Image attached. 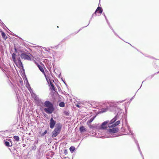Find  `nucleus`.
Masks as SVG:
<instances>
[{"label": "nucleus", "instance_id": "f257e3e1", "mask_svg": "<svg viewBox=\"0 0 159 159\" xmlns=\"http://www.w3.org/2000/svg\"><path fill=\"white\" fill-rule=\"evenodd\" d=\"M117 119V116H116L109 122L108 124V127L114 128L119 124L120 123L119 120L117 121L114 123ZM118 129L116 128L110 129L108 130V132L110 133H115L118 132Z\"/></svg>", "mask_w": 159, "mask_h": 159}, {"label": "nucleus", "instance_id": "f03ea898", "mask_svg": "<svg viewBox=\"0 0 159 159\" xmlns=\"http://www.w3.org/2000/svg\"><path fill=\"white\" fill-rule=\"evenodd\" d=\"M44 106L46 107L44 109V111L48 114L52 113L54 110L53 104L49 101H45Z\"/></svg>", "mask_w": 159, "mask_h": 159}, {"label": "nucleus", "instance_id": "7ed1b4c3", "mask_svg": "<svg viewBox=\"0 0 159 159\" xmlns=\"http://www.w3.org/2000/svg\"><path fill=\"white\" fill-rule=\"evenodd\" d=\"M61 128V125L60 124H58L56 126L54 130L52 133V137L54 138L57 136L60 133Z\"/></svg>", "mask_w": 159, "mask_h": 159}, {"label": "nucleus", "instance_id": "20e7f679", "mask_svg": "<svg viewBox=\"0 0 159 159\" xmlns=\"http://www.w3.org/2000/svg\"><path fill=\"white\" fill-rule=\"evenodd\" d=\"M16 54L14 53H13L12 54V57L13 61L16 64H17L20 67H23V64L21 61L20 57H17V59H16Z\"/></svg>", "mask_w": 159, "mask_h": 159}, {"label": "nucleus", "instance_id": "39448f33", "mask_svg": "<svg viewBox=\"0 0 159 159\" xmlns=\"http://www.w3.org/2000/svg\"><path fill=\"white\" fill-rule=\"evenodd\" d=\"M35 64L38 67L39 70L40 71L44 74V76L46 78L47 77V75L44 71V69H45L44 66L41 63V65L39 64L37 62L34 60H33Z\"/></svg>", "mask_w": 159, "mask_h": 159}, {"label": "nucleus", "instance_id": "423d86ee", "mask_svg": "<svg viewBox=\"0 0 159 159\" xmlns=\"http://www.w3.org/2000/svg\"><path fill=\"white\" fill-rule=\"evenodd\" d=\"M30 56H32L30 53H28L27 54L25 53H22L20 55L21 59L29 61L31 60Z\"/></svg>", "mask_w": 159, "mask_h": 159}, {"label": "nucleus", "instance_id": "0eeeda50", "mask_svg": "<svg viewBox=\"0 0 159 159\" xmlns=\"http://www.w3.org/2000/svg\"><path fill=\"white\" fill-rule=\"evenodd\" d=\"M108 123V121H106L102 123L100 126V129H106L107 128V124Z\"/></svg>", "mask_w": 159, "mask_h": 159}, {"label": "nucleus", "instance_id": "6e6552de", "mask_svg": "<svg viewBox=\"0 0 159 159\" xmlns=\"http://www.w3.org/2000/svg\"><path fill=\"white\" fill-rule=\"evenodd\" d=\"M56 123V121L54 120L53 118H51L49 124L50 128L52 129L53 128Z\"/></svg>", "mask_w": 159, "mask_h": 159}, {"label": "nucleus", "instance_id": "1a4fd4ad", "mask_svg": "<svg viewBox=\"0 0 159 159\" xmlns=\"http://www.w3.org/2000/svg\"><path fill=\"white\" fill-rule=\"evenodd\" d=\"M102 8H101L100 7H98L96 11H95V12L94 13V14H96V13H99L100 14H101L102 12Z\"/></svg>", "mask_w": 159, "mask_h": 159}, {"label": "nucleus", "instance_id": "9d476101", "mask_svg": "<svg viewBox=\"0 0 159 159\" xmlns=\"http://www.w3.org/2000/svg\"><path fill=\"white\" fill-rule=\"evenodd\" d=\"M80 130L81 132H82L86 131V130L84 127L82 126L80 127Z\"/></svg>", "mask_w": 159, "mask_h": 159}, {"label": "nucleus", "instance_id": "9b49d317", "mask_svg": "<svg viewBox=\"0 0 159 159\" xmlns=\"http://www.w3.org/2000/svg\"><path fill=\"white\" fill-rule=\"evenodd\" d=\"M1 32H2L1 34H2V37L4 39L6 40V39H7V36H6L5 34L2 31Z\"/></svg>", "mask_w": 159, "mask_h": 159}, {"label": "nucleus", "instance_id": "f8f14e48", "mask_svg": "<svg viewBox=\"0 0 159 159\" xmlns=\"http://www.w3.org/2000/svg\"><path fill=\"white\" fill-rule=\"evenodd\" d=\"M50 84L51 87V89L54 91H55V87L54 85V84L50 81Z\"/></svg>", "mask_w": 159, "mask_h": 159}, {"label": "nucleus", "instance_id": "ddd939ff", "mask_svg": "<svg viewBox=\"0 0 159 159\" xmlns=\"http://www.w3.org/2000/svg\"><path fill=\"white\" fill-rule=\"evenodd\" d=\"M95 117V116H93L92 118H91L88 121L87 124L89 125V124L90 123L94 120Z\"/></svg>", "mask_w": 159, "mask_h": 159}, {"label": "nucleus", "instance_id": "4468645a", "mask_svg": "<svg viewBox=\"0 0 159 159\" xmlns=\"http://www.w3.org/2000/svg\"><path fill=\"white\" fill-rule=\"evenodd\" d=\"M13 138L17 142H18L20 138L18 136H15L13 137Z\"/></svg>", "mask_w": 159, "mask_h": 159}, {"label": "nucleus", "instance_id": "2eb2a0df", "mask_svg": "<svg viewBox=\"0 0 159 159\" xmlns=\"http://www.w3.org/2000/svg\"><path fill=\"white\" fill-rule=\"evenodd\" d=\"M69 149L71 152H73L75 150V148L73 146H71L70 147Z\"/></svg>", "mask_w": 159, "mask_h": 159}, {"label": "nucleus", "instance_id": "dca6fc26", "mask_svg": "<svg viewBox=\"0 0 159 159\" xmlns=\"http://www.w3.org/2000/svg\"><path fill=\"white\" fill-rule=\"evenodd\" d=\"M59 106L60 107H64L65 106V104L63 102H62L59 104Z\"/></svg>", "mask_w": 159, "mask_h": 159}, {"label": "nucleus", "instance_id": "f3484780", "mask_svg": "<svg viewBox=\"0 0 159 159\" xmlns=\"http://www.w3.org/2000/svg\"><path fill=\"white\" fill-rule=\"evenodd\" d=\"M5 145L7 147H11L12 146V144L10 145V143L7 141H6L5 142Z\"/></svg>", "mask_w": 159, "mask_h": 159}, {"label": "nucleus", "instance_id": "a211bd4d", "mask_svg": "<svg viewBox=\"0 0 159 159\" xmlns=\"http://www.w3.org/2000/svg\"><path fill=\"white\" fill-rule=\"evenodd\" d=\"M64 113L66 116H68L69 115V113L67 111H64Z\"/></svg>", "mask_w": 159, "mask_h": 159}, {"label": "nucleus", "instance_id": "6ab92c4d", "mask_svg": "<svg viewBox=\"0 0 159 159\" xmlns=\"http://www.w3.org/2000/svg\"><path fill=\"white\" fill-rule=\"evenodd\" d=\"M104 110V109H102V112H105V111H106V109H105V111Z\"/></svg>", "mask_w": 159, "mask_h": 159}, {"label": "nucleus", "instance_id": "aec40b11", "mask_svg": "<svg viewBox=\"0 0 159 159\" xmlns=\"http://www.w3.org/2000/svg\"><path fill=\"white\" fill-rule=\"evenodd\" d=\"M47 133V130H45V131L44 132L43 134H46Z\"/></svg>", "mask_w": 159, "mask_h": 159}, {"label": "nucleus", "instance_id": "412c9836", "mask_svg": "<svg viewBox=\"0 0 159 159\" xmlns=\"http://www.w3.org/2000/svg\"><path fill=\"white\" fill-rule=\"evenodd\" d=\"M76 106L77 107H80V105H79V104H76Z\"/></svg>", "mask_w": 159, "mask_h": 159}, {"label": "nucleus", "instance_id": "4be33fe9", "mask_svg": "<svg viewBox=\"0 0 159 159\" xmlns=\"http://www.w3.org/2000/svg\"><path fill=\"white\" fill-rule=\"evenodd\" d=\"M92 127H93V126L92 125H90L89 126V127L90 128H92Z\"/></svg>", "mask_w": 159, "mask_h": 159}, {"label": "nucleus", "instance_id": "5701e85b", "mask_svg": "<svg viewBox=\"0 0 159 159\" xmlns=\"http://www.w3.org/2000/svg\"><path fill=\"white\" fill-rule=\"evenodd\" d=\"M65 151H66V150H65Z\"/></svg>", "mask_w": 159, "mask_h": 159}]
</instances>
